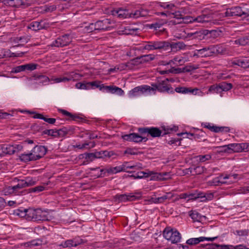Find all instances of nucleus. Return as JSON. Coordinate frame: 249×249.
Returning <instances> with one entry per match:
<instances>
[{"instance_id":"1","label":"nucleus","mask_w":249,"mask_h":249,"mask_svg":"<svg viewBox=\"0 0 249 249\" xmlns=\"http://www.w3.org/2000/svg\"><path fill=\"white\" fill-rule=\"evenodd\" d=\"M46 152L47 148L44 146L36 145L30 153L21 154L19 158L24 162L36 160L44 156Z\"/></svg>"},{"instance_id":"2","label":"nucleus","mask_w":249,"mask_h":249,"mask_svg":"<svg viewBox=\"0 0 249 249\" xmlns=\"http://www.w3.org/2000/svg\"><path fill=\"white\" fill-rule=\"evenodd\" d=\"M27 220L34 222L48 221L50 220V216L46 211H43L41 209H28L27 212Z\"/></svg>"},{"instance_id":"3","label":"nucleus","mask_w":249,"mask_h":249,"mask_svg":"<svg viewBox=\"0 0 249 249\" xmlns=\"http://www.w3.org/2000/svg\"><path fill=\"white\" fill-rule=\"evenodd\" d=\"M166 41H150L145 42L143 46L140 47V50H146L149 51L159 50L165 51Z\"/></svg>"},{"instance_id":"4","label":"nucleus","mask_w":249,"mask_h":249,"mask_svg":"<svg viewBox=\"0 0 249 249\" xmlns=\"http://www.w3.org/2000/svg\"><path fill=\"white\" fill-rule=\"evenodd\" d=\"M168 80V78H166L163 80H158L156 83L152 84V87L149 86V93L153 92L155 94L156 90L160 92H169L170 88L167 84Z\"/></svg>"},{"instance_id":"5","label":"nucleus","mask_w":249,"mask_h":249,"mask_svg":"<svg viewBox=\"0 0 249 249\" xmlns=\"http://www.w3.org/2000/svg\"><path fill=\"white\" fill-rule=\"evenodd\" d=\"M238 178V175L230 174L223 176L222 175L215 178L213 180V183L215 186L222 184L231 183L235 182Z\"/></svg>"},{"instance_id":"6","label":"nucleus","mask_w":249,"mask_h":249,"mask_svg":"<svg viewBox=\"0 0 249 249\" xmlns=\"http://www.w3.org/2000/svg\"><path fill=\"white\" fill-rule=\"evenodd\" d=\"M72 42V37L69 34H65L57 37L50 44L52 47L62 48L68 46Z\"/></svg>"},{"instance_id":"7","label":"nucleus","mask_w":249,"mask_h":249,"mask_svg":"<svg viewBox=\"0 0 249 249\" xmlns=\"http://www.w3.org/2000/svg\"><path fill=\"white\" fill-rule=\"evenodd\" d=\"M163 235L166 240L174 244L179 242L181 239L180 234L178 231L169 228L165 229Z\"/></svg>"},{"instance_id":"8","label":"nucleus","mask_w":249,"mask_h":249,"mask_svg":"<svg viewBox=\"0 0 249 249\" xmlns=\"http://www.w3.org/2000/svg\"><path fill=\"white\" fill-rule=\"evenodd\" d=\"M249 11L243 10L241 7L236 6L228 8L225 12V17L238 16L241 17L243 15H249Z\"/></svg>"},{"instance_id":"9","label":"nucleus","mask_w":249,"mask_h":249,"mask_svg":"<svg viewBox=\"0 0 249 249\" xmlns=\"http://www.w3.org/2000/svg\"><path fill=\"white\" fill-rule=\"evenodd\" d=\"M149 86L148 85H142L136 87L129 91L128 94V96L130 98H133L140 96L146 92L149 93Z\"/></svg>"},{"instance_id":"10","label":"nucleus","mask_w":249,"mask_h":249,"mask_svg":"<svg viewBox=\"0 0 249 249\" xmlns=\"http://www.w3.org/2000/svg\"><path fill=\"white\" fill-rule=\"evenodd\" d=\"M122 138L127 141L133 142H145L148 139L142 137L139 134L135 133H132L129 134H126L122 136Z\"/></svg>"},{"instance_id":"11","label":"nucleus","mask_w":249,"mask_h":249,"mask_svg":"<svg viewBox=\"0 0 249 249\" xmlns=\"http://www.w3.org/2000/svg\"><path fill=\"white\" fill-rule=\"evenodd\" d=\"M110 24L111 20L109 19L105 18L96 21L94 23V26L96 31H106L110 30L111 28Z\"/></svg>"},{"instance_id":"12","label":"nucleus","mask_w":249,"mask_h":249,"mask_svg":"<svg viewBox=\"0 0 249 249\" xmlns=\"http://www.w3.org/2000/svg\"><path fill=\"white\" fill-rule=\"evenodd\" d=\"M38 65L34 63H28L17 66L13 69L12 72L18 73L25 71H32L36 70Z\"/></svg>"},{"instance_id":"13","label":"nucleus","mask_w":249,"mask_h":249,"mask_svg":"<svg viewBox=\"0 0 249 249\" xmlns=\"http://www.w3.org/2000/svg\"><path fill=\"white\" fill-rule=\"evenodd\" d=\"M125 164H123L121 166H116L114 167H110L107 169H102L99 170L100 173L97 175V178L103 177V174H105V172H107L109 174H116L117 173L121 172V171H125Z\"/></svg>"},{"instance_id":"14","label":"nucleus","mask_w":249,"mask_h":249,"mask_svg":"<svg viewBox=\"0 0 249 249\" xmlns=\"http://www.w3.org/2000/svg\"><path fill=\"white\" fill-rule=\"evenodd\" d=\"M199 33L196 32L195 33H189L186 31H180L178 33H176L175 36L178 39H185L186 38H195L197 37Z\"/></svg>"},{"instance_id":"15","label":"nucleus","mask_w":249,"mask_h":249,"mask_svg":"<svg viewBox=\"0 0 249 249\" xmlns=\"http://www.w3.org/2000/svg\"><path fill=\"white\" fill-rule=\"evenodd\" d=\"M25 182V179H18V184L14 186L9 187L7 188V192L10 194H17L18 189L27 187Z\"/></svg>"},{"instance_id":"16","label":"nucleus","mask_w":249,"mask_h":249,"mask_svg":"<svg viewBox=\"0 0 249 249\" xmlns=\"http://www.w3.org/2000/svg\"><path fill=\"white\" fill-rule=\"evenodd\" d=\"M148 15L147 10L142 8H140L138 10L132 11L129 12V18H138L140 17H146Z\"/></svg>"},{"instance_id":"17","label":"nucleus","mask_w":249,"mask_h":249,"mask_svg":"<svg viewBox=\"0 0 249 249\" xmlns=\"http://www.w3.org/2000/svg\"><path fill=\"white\" fill-rule=\"evenodd\" d=\"M152 180H164L171 178V174L169 172L151 173Z\"/></svg>"},{"instance_id":"18","label":"nucleus","mask_w":249,"mask_h":249,"mask_svg":"<svg viewBox=\"0 0 249 249\" xmlns=\"http://www.w3.org/2000/svg\"><path fill=\"white\" fill-rule=\"evenodd\" d=\"M174 196H175L174 194H173L171 192H168L161 197L157 198L152 197L150 199V201L154 203H163L167 199H171Z\"/></svg>"},{"instance_id":"19","label":"nucleus","mask_w":249,"mask_h":249,"mask_svg":"<svg viewBox=\"0 0 249 249\" xmlns=\"http://www.w3.org/2000/svg\"><path fill=\"white\" fill-rule=\"evenodd\" d=\"M204 127L206 128L211 131L218 133L219 132H222L223 131H225L226 132L229 131L230 129L228 127H223V126H217L213 125H212L210 123H205L204 124Z\"/></svg>"},{"instance_id":"20","label":"nucleus","mask_w":249,"mask_h":249,"mask_svg":"<svg viewBox=\"0 0 249 249\" xmlns=\"http://www.w3.org/2000/svg\"><path fill=\"white\" fill-rule=\"evenodd\" d=\"M4 3L12 7H19L22 6L26 7L29 6L28 4L25 2L24 0H4Z\"/></svg>"},{"instance_id":"21","label":"nucleus","mask_w":249,"mask_h":249,"mask_svg":"<svg viewBox=\"0 0 249 249\" xmlns=\"http://www.w3.org/2000/svg\"><path fill=\"white\" fill-rule=\"evenodd\" d=\"M0 150L2 152L0 153V156H3L4 154H14L15 151L13 145L6 144L0 145Z\"/></svg>"},{"instance_id":"22","label":"nucleus","mask_w":249,"mask_h":249,"mask_svg":"<svg viewBox=\"0 0 249 249\" xmlns=\"http://www.w3.org/2000/svg\"><path fill=\"white\" fill-rule=\"evenodd\" d=\"M167 21L165 19H162L161 21L157 22L154 23H152L148 25V27L150 29H154L156 30V34H158V31L160 32L164 31L165 29H160L162 25L166 23Z\"/></svg>"},{"instance_id":"23","label":"nucleus","mask_w":249,"mask_h":249,"mask_svg":"<svg viewBox=\"0 0 249 249\" xmlns=\"http://www.w3.org/2000/svg\"><path fill=\"white\" fill-rule=\"evenodd\" d=\"M105 89L106 92L113 94L116 93L120 96L124 94V90L116 86H107L105 87Z\"/></svg>"},{"instance_id":"24","label":"nucleus","mask_w":249,"mask_h":249,"mask_svg":"<svg viewBox=\"0 0 249 249\" xmlns=\"http://www.w3.org/2000/svg\"><path fill=\"white\" fill-rule=\"evenodd\" d=\"M129 11L125 9L119 8L117 10H115L113 12V15L114 16H117L121 18H129Z\"/></svg>"},{"instance_id":"25","label":"nucleus","mask_w":249,"mask_h":249,"mask_svg":"<svg viewBox=\"0 0 249 249\" xmlns=\"http://www.w3.org/2000/svg\"><path fill=\"white\" fill-rule=\"evenodd\" d=\"M198 89L196 88L194 89H192L191 88H187L185 87H177L175 89V91L177 92L182 94H187L188 93H191L193 94H196V91H197Z\"/></svg>"},{"instance_id":"26","label":"nucleus","mask_w":249,"mask_h":249,"mask_svg":"<svg viewBox=\"0 0 249 249\" xmlns=\"http://www.w3.org/2000/svg\"><path fill=\"white\" fill-rule=\"evenodd\" d=\"M201 57H208L213 55V45L199 49Z\"/></svg>"},{"instance_id":"27","label":"nucleus","mask_w":249,"mask_h":249,"mask_svg":"<svg viewBox=\"0 0 249 249\" xmlns=\"http://www.w3.org/2000/svg\"><path fill=\"white\" fill-rule=\"evenodd\" d=\"M155 55L152 54L144 55L140 57H137L135 59H133L132 61H134V63H142L145 62H148L150 61L153 60L155 59Z\"/></svg>"},{"instance_id":"28","label":"nucleus","mask_w":249,"mask_h":249,"mask_svg":"<svg viewBox=\"0 0 249 249\" xmlns=\"http://www.w3.org/2000/svg\"><path fill=\"white\" fill-rule=\"evenodd\" d=\"M183 63H184V61L182 57L176 56L172 60H170L168 62H165L164 61L161 62V64L163 65H166L173 64L174 65L178 66L182 65Z\"/></svg>"},{"instance_id":"29","label":"nucleus","mask_w":249,"mask_h":249,"mask_svg":"<svg viewBox=\"0 0 249 249\" xmlns=\"http://www.w3.org/2000/svg\"><path fill=\"white\" fill-rule=\"evenodd\" d=\"M156 6L157 7H160L163 9L166 10L169 12L174 11V8L175 7V5L174 3L171 2H158L157 3Z\"/></svg>"},{"instance_id":"30","label":"nucleus","mask_w":249,"mask_h":249,"mask_svg":"<svg viewBox=\"0 0 249 249\" xmlns=\"http://www.w3.org/2000/svg\"><path fill=\"white\" fill-rule=\"evenodd\" d=\"M39 12L42 13H51L57 9L56 4H47L39 8Z\"/></svg>"},{"instance_id":"31","label":"nucleus","mask_w":249,"mask_h":249,"mask_svg":"<svg viewBox=\"0 0 249 249\" xmlns=\"http://www.w3.org/2000/svg\"><path fill=\"white\" fill-rule=\"evenodd\" d=\"M228 148L231 149L232 152H242L244 151L243 143H230L228 144Z\"/></svg>"},{"instance_id":"32","label":"nucleus","mask_w":249,"mask_h":249,"mask_svg":"<svg viewBox=\"0 0 249 249\" xmlns=\"http://www.w3.org/2000/svg\"><path fill=\"white\" fill-rule=\"evenodd\" d=\"M165 44V51L171 52L172 51L177 52L179 50L176 42L170 43L169 41H166Z\"/></svg>"},{"instance_id":"33","label":"nucleus","mask_w":249,"mask_h":249,"mask_svg":"<svg viewBox=\"0 0 249 249\" xmlns=\"http://www.w3.org/2000/svg\"><path fill=\"white\" fill-rule=\"evenodd\" d=\"M162 133L161 130L159 128L155 127H149L148 135H150L152 137H159L161 136Z\"/></svg>"},{"instance_id":"34","label":"nucleus","mask_w":249,"mask_h":249,"mask_svg":"<svg viewBox=\"0 0 249 249\" xmlns=\"http://www.w3.org/2000/svg\"><path fill=\"white\" fill-rule=\"evenodd\" d=\"M100 83L101 82L98 81L88 82V85L89 86V89L91 88L95 87L99 88L101 91H105V87L106 86H105L103 84H100Z\"/></svg>"},{"instance_id":"35","label":"nucleus","mask_w":249,"mask_h":249,"mask_svg":"<svg viewBox=\"0 0 249 249\" xmlns=\"http://www.w3.org/2000/svg\"><path fill=\"white\" fill-rule=\"evenodd\" d=\"M213 54H224L227 52L226 48L221 45H213Z\"/></svg>"},{"instance_id":"36","label":"nucleus","mask_w":249,"mask_h":249,"mask_svg":"<svg viewBox=\"0 0 249 249\" xmlns=\"http://www.w3.org/2000/svg\"><path fill=\"white\" fill-rule=\"evenodd\" d=\"M80 31L84 33H90L96 30L94 23H91L85 27H81Z\"/></svg>"},{"instance_id":"37","label":"nucleus","mask_w":249,"mask_h":249,"mask_svg":"<svg viewBox=\"0 0 249 249\" xmlns=\"http://www.w3.org/2000/svg\"><path fill=\"white\" fill-rule=\"evenodd\" d=\"M221 91L220 89L219 86L218 84H215L212 85L209 87L208 90L206 92V94H208L210 93H220Z\"/></svg>"},{"instance_id":"38","label":"nucleus","mask_w":249,"mask_h":249,"mask_svg":"<svg viewBox=\"0 0 249 249\" xmlns=\"http://www.w3.org/2000/svg\"><path fill=\"white\" fill-rule=\"evenodd\" d=\"M221 92L222 91H227L230 90L232 88V85L231 83H228L225 82H221L218 84Z\"/></svg>"},{"instance_id":"39","label":"nucleus","mask_w":249,"mask_h":249,"mask_svg":"<svg viewBox=\"0 0 249 249\" xmlns=\"http://www.w3.org/2000/svg\"><path fill=\"white\" fill-rule=\"evenodd\" d=\"M234 44L245 46L249 44V36H244L234 41Z\"/></svg>"},{"instance_id":"40","label":"nucleus","mask_w":249,"mask_h":249,"mask_svg":"<svg viewBox=\"0 0 249 249\" xmlns=\"http://www.w3.org/2000/svg\"><path fill=\"white\" fill-rule=\"evenodd\" d=\"M151 173H153L152 171H149L148 172H144L143 171L138 172L135 175H133L131 176L134 177L135 178H141L143 177H151V179L152 180V175Z\"/></svg>"},{"instance_id":"41","label":"nucleus","mask_w":249,"mask_h":249,"mask_svg":"<svg viewBox=\"0 0 249 249\" xmlns=\"http://www.w3.org/2000/svg\"><path fill=\"white\" fill-rule=\"evenodd\" d=\"M42 241L40 239L33 240L30 242L24 243L26 247H33L36 246H39L42 245Z\"/></svg>"},{"instance_id":"42","label":"nucleus","mask_w":249,"mask_h":249,"mask_svg":"<svg viewBox=\"0 0 249 249\" xmlns=\"http://www.w3.org/2000/svg\"><path fill=\"white\" fill-rule=\"evenodd\" d=\"M189 215L194 221H200L202 217V215L196 211H190Z\"/></svg>"},{"instance_id":"43","label":"nucleus","mask_w":249,"mask_h":249,"mask_svg":"<svg viewBox=\"0 0 249 249\" xmlns=\"http://www.w3.org/2000/svg\"><path fill=\"white\" fill-rule=\"evenodd\" d=\"M35 79L38 81V83H41L42 84H46L49 81V78L44 75H36Z\"/></svg>"},{"instance_id":"44","label":"nucleus","mask_w":249,"mask_h":249,"mask_svg":"<svg viewBox=\"0 0 249 249\" xmlns=\"http://www.w3.org/2000/svg\"><path fill=\"white\" fill-rule=\"evenodd\" d=\"M66 75H68L69 81H76L79 80L81 77V75L79 73L72 71L70 73H67L65 74Z\"/></svg>"},{"instance_id":"45","label":"nucleus","mask_w":249,"mask_h":249,"mask_svg":"<svg viewBox=\"0 0 249 249\" xmlns=\"http://www.w3.org/2000/svg\"><path fill=\"white\" fill-rule=\"evenodd\" d=\"M56 131L57 137H64L70 131V129H68L66 127H63L61 129H56Z\"/></svg>"},{"instance_id":"46","label":"nucleus","mask_w":249,"mask_h":249,"mask_svg":"<svg viewBox=\"0 0 249 249\" xmlns=\"http://www.w3.org/2000/svg\"><path fill=\"white\" fill-rule=\"evenodd\" d=\"M95 143L94 142H85L83 144H76L73 145L74 148H77L78 149H83L86 148L87 146H89V148H93L95 146Z\"/></svg>"},{"instance_id":"47","label":"nucleus","mask_w":249,"mask_h":249,"mask_svg":"<svg viewBox=\"0 0 249 249\" xmlns=\"http://www.w3.org/2000/svg\"><path fill=\"white\" fill-rule=\"evenodd\" d=\"M221 247V249H249V248L242 245H239L236 246H233L232 245H224Z\"/></svg>"},{"instance_id":"48","label":"nucleus","mask_w":249,"mask_h":249,"mask_svg":"<svg viewBox=\"0 0 249 249\" xmlns=\"http://www.w3.org/2000/svg\"><path fill=\"white\" fill-rule=\"evenodd\" d=\"M95 159L93 153H87L85 160L83 161V164H87L88 163L92 161Z\"/></svg>"},{"instance_id":"49","label":"nucleus","mask_w":249,"mask_h":249,"mask_svg":"<svg viewBox=\"0 0 249 249\" xmlns=\"http://www.w3.org/2000/svg\"><path fill=\"white\" fill-rule=\"evenodd\" d=\"M201 237L198 238H192L187 240L186 243L190 245H196L200 242L203 241Z\"/></svg>"},{"instance_id":"50","label":"nucleus","mask_w":249,"mask_h":249,"mask_svg":"<svg viewBox=\"0 0 249 249\" xmlns=\"http://www.w3.org/2000/svg\"><path fill=\"white\" fill-rule=\"evenodd\" d=\"M58 111L59 112L62 113L64 115L69 117V119L71 120H76V118H78V117L75 116L74 115L71 114L66 110L59 109Z\"/></svg>"},{"instance_id":"51","label":"nucleus","mask_w":249,"mask_h":249,"mask_svg":"<svg viewBox=\"0 0 249 249\" xmlns=\"http://www.w3.org/2000/svg\"><path fill=\"white\" fill-rule=\"evenodd\" d=\"M212 157L210 155L207 154L205 155H199L196 157L197 161L199 162H205L207 160H210Z\"/></svg>"},{"instance_id":"52","label":"nucleus","mask_w":249,"mask_h":249,"mask_svg":"<svg viewBox=\"0 0 249 249\" xmlns=\"http://www.w3.org/2000/svg\"><path fill=\"white\" fill-rule=\"evenodd\" d=\"M235 64L244 68H249V62L246 59L238 60Z\"/></svg>"},{"instance_id":"53","label":"nucleus","mask_w":249,"mask_h":249,"mask_svg":"<svg viewBox=\"0 0 249 249\" xmlns=\"http://www.w3.org/2000/svg\"><path fill=\"white\" fill-rule=\"evenodd\" d=\"M25 183H26V186L30 187L33 186L36 184V181L35 178L32 177H26L25 178Z\"/></svg>"},{"instance_id":"54","label":"nucleus","mask_w":249,"mask_h":249,"mask_svg":"<svg viewBox=\"0 0 249 249\" xmlns=\"http://www.w3.org/2000/svg\"><path fill=\"white\" fill-rule=\"evenodd\" d=\"M134 64H135L134 61H132V60H131V61L130 62H128L126 64H121L118 65L117 66H118L119 71H123V70L126 69L127 68H130L131 67H130V65H134Z\"/></svg>"},{"instance_id":"55","label":"nucleus","mask_w":249,"mask_h":249,"mask_svg":"<svg viewBox=\"0 0 249 249\" xmlns=\"http://www.w3.org/2000/svg\"><path fill=\"white\" fill-rule=\"evenodd\" d=\"M224 245H223L224 246ZM223 245H218L216 244H207L203 246L202 249H221Z\"/></svg>"},{"instance_id":"56","label":"nucleus","mask_w":249,"mask_h":249,"mask_svg":"<svg viewBox=\"0 0 249 249\" xmlns=\"http://www.w3.org/2000/svg\"><path fill=\"white\" fill-rule=\"evenodd\" d=\"M29 28L34 31L40 30L39 22L36 21L32 22L29 25Z\"/></svg>"},{"instance_id":"57","label":"nucleus","mask_w":249,"mask_h":249,"mask_svg":"<svg viewBox=\"0 0 249 249\" xmlns=\"http://www.w3.org/2000/svg\"><path fill=\"white\" fill-rule=\"evenodd\" d=\"M199 68V66L196 65H188L183 67V72H190L194 70H196Z\"/></svg>"},{"instance_id":"58","label":"nucleus","mask_w":249,"mask_h":249,"mask_svg":"<svg viewBox=\"0 0 249 249\" xmlns=\"http://www.w3.org/2000/svg\"><path fill=\"white\" fill-rule=\"evenodd\" d=\"M199 68V66L196 65H188L183 67V72H190L194 70H196Z\"/></svg>"},{"instance_id":"59","label":"nucleus","mask_w":249,"mask_h":249,"mask_svg":"<svg viewBox=\"0 0 249 249\" xmlns=\"http://www.w3.org/2000/svg\"><path fill=\"white\" fill-rule=\"evenodd\" d=\"M205 132L202 130H197L194 133V139L196 140H201L205 136Z\"/></svg>"},{"instance_id":"60","label":"nucleus","mask_w":249,"mask_h":249,"mask_svg":"<svg viewBox=\"0 0 249 249\" xmlns=\"http://www.w3.org/2000/svg\"><path fill=\"white\" fill-rule=\"evenodd\" d=\"M163 130L165 131L164 133L163 134V135H165V134H169V133H170L171 132H173V131H177V130H178V127L177 126H174V127H169V126H162V127Z\"/></svg>"},{"instance_id":"61","label":"nucleus","mask_w":249,"mask_h":249,"mask_svg":"<svg viewBox=\"0 0 249 249\" xmlns=\"http://www.w3.org/2000/svg\"><path fill=\"white\" fill-rule=\"evenodd\" d=\"M18 213H17V214L19 215L20 217H25V218L27 220V216H28V213L27 212H28V209H24L23 210H17Z\"/></svg>"},{"instance_id":"62","label":"nucleus","mask_w":249,"mask_h":249,"mask_svg":"<svg viewBox=\"0 0 249 249\" xmlns=\"http://www.w3.org/2000/svg\"><path fill=\"white\" fill-rule=\"evenodd\" d=\"M42 133L57 138L56 129H46L42 132Z\"/></svg>"},{"instance_id":"63","label":"nucleus","mask_w":249,"mask_h":249,"mask_svg":"<svg viewBox=\"0 0 249 249\" xmlns=\"http://www.w3.org/2000/svg\"><path fill=\"white\" fill-rule=\"evenodd\" d=\"M193 22H195V18L190 16H186L184 17H183L182 20L178 21V23L183 22L185 23H188Z\"/></svg>"},{"instance_id":"64","label":"nucleus","mask_w":249,"mask_h":249,"mask_svg":"<svg viewBox=\"0 0 249 249\" xmlns=\"http://www.w3.org/2000/svg\"><path fill=\"white\" fill-rule=\"evenodd\" d=\"M88 82H79L75 84V87L77 89H89V86L88 85Z\"/></svg>"}]
</instances>
